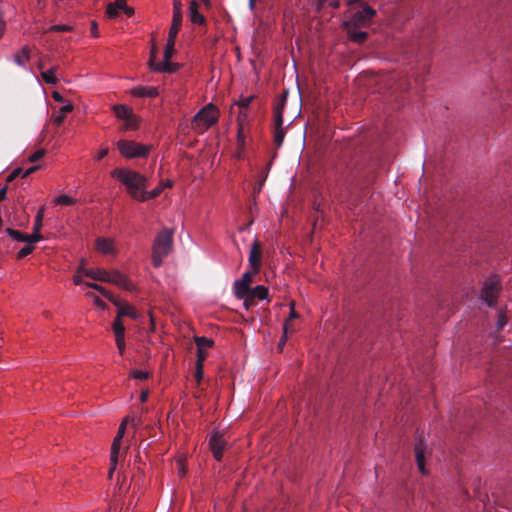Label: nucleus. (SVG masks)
Wrapping results in <instances>:
<instances>
[{"label": "nucleus", "mask_w": 512, "mask_h": 512, "mask_svg": "<svg viewBox=\"0 0 512 512\" xmlns=\"http://www.w3.org/2000/svg\"><path fill=\"white\" fill-rule=\"evenodd\" d=\"M111 176L119 180L127 188L131 197L137 201L147 200L146 190L147 178L133 170L116 168L111 172Z\"/></svg>", "instance_id": "f257e3e1"}, {"label": "nucleus", "mask_w": 512, "mask_h": 512, "mask_svg": "<svg viewBox=\"0 0 512 512\" xmlns=\"http://www.w3.org/2000/svg\"><path fill=\"white\" fill-rule=\"evenodd\" d=\"M173 247V230L163 228L155 237L152 247V264L158 268L162 265V259L166 257Z\"/></svg>", "instance_id": "f03ea898"}, {"label": "nucleus", "mask_w": 512, "mask_h": 512, "mask_svg": "<svg viewBox=\"0 0 512 512\" xmlns=\"http://www.w3.org/2000/svg\"><path fill=\"white\" fill-rule=\"evenodd\" d=\"M350 6L358 4L360 10L354 12L350 19L343 23L344 26L366 27L372 23V19L376 15V11L370 6L366 5L362 0H350Z\"/></svg>", "instance_id": "7ed1b4c3"}, {"label": "nucleus", "mask_w": 512, "mask_h": 512, "mask_svg": "<svg viewBox=\"0 0 512 512\" xmlns=\"http://www.w3.org/2000/svg\"><path fill=\"white\" fill-rule=\"evenodd\" d=\"M287 92L284 91L274 107V130L273 140L276 148H280L285 138V129L283 127V111L286 105Z\"/></svg>", "instance_id": "20e7f679"}, {"label": "nucleus", "mask_w": 512, "mask_h": 512, "mask_svg": "<svg viewBox=\"0 0 512 512\" xmlns=\"http://www.w3.org/2000/svg\"><path fill=\"white\" fill-rule=\"evenodd\" d=\"M218 121V110L212 103L204 106L193 117L192 126L199 132H204Z\"/></svg>", "instance_id": "39448f33"}, {"label": "nucleus", "mask_w": 512, "mask_h": 512, "mask_svg": "<svg viewBox=\"0 0 512 512\" xmlns=\"http://www.w3.org/2000/svg\"><path fill=\"white\" fill-rule=\"evenodd\" d=\"M117 148L126 158L146 157L151 149L150 145H143L131 140H119Z\"/></svg>", "instance_id": "423d86ee"}, {"label": "nucleus", "mask_w": 512, "mask_h": 512, "mask_svg": "<svg viewBox=\"0 0 512 512\" xmlns=\"http://www.w3.org/2000/svg\"><path fill=\"white\" fill-rule=\"evenodd\" d=\"M500 288V282L495 277L489 278L484 282L481 290V298L489 307L496 305Z\"/></svg>", "instance_id": "0eeeda50"}, {"label": "nucleus", "mask_w": 512, "mask_h": 512, "mask_svg": "<svg viewBox=\"0 0 512 512\" xmlns=\"http://www.w3.org/2000/svg\"><path fill=\"white\" fill-rule=\"evenodd\" d=\"M255 274L256 273H254V271H252V272L247 271L242 275V277L240 279H238L234 282L233 289H234V294L237 298H242V297L246 296L247 294H249L250 289H251L250 285L253 282V278H254Z\"/></svg>", "instance_id": "6e6552de"}, {"label": "nucleus", "mask_w": 512, "mask_h": 512, "mask_svg": "<svg viewBox=\"0 0 512 512\" xmlns=\"http://www.w3.org/2000/svg\"><path fill=\"white\" fill-rule=\"evenodd\" d=\"M176 37H172V35L168 34V39L166 43V47L164 50V60L163 65L160 69L166 70L167 73H174L178 70V64L172 63L170 61L171 57L174 54V46H175Z\"/></svg>", "instance_id": "1a4fd4ad"}, {"label": "nucleus", "mask_w": 512, "mask_h": 512, "mask_svg": "<svg viewBox=\"0 0 512 512\" xmlns=\"http://www.w3.org/2000/svg\"><path fill=\"white\" fill-rule=\"evenodd\" d=\"M426 444L424 441V438L422 435L418 434L416 435V444H415V457H416V463L419 468V471L422 474H426L425 469V453H426Z\"/></svg>", "instance_id": "9d476101"}, {"label": "nucleus", "mask_w": 512, "mask_h": 512, "mask_svg": "<svg viewBox=\"0 0 512 512\" xmlns=\"http://www.w3.org/2000/svg\"><path fill=\"white\" fill-rule=\"evenodd\" d=\"M105 282L115 284L128 291H132L135 288L134 284L124 274L116 270L107 272Z\"/></svg>", "instance_id": "9b49d317"}, {"label": "nucleus", "mask_w": 512, "mask_h": 512, "mask_svg": "<svg viewBox=\"0 0 512 512\" xmlns=\"http://www.w3.org/2000/svg\"><path fill=\"white\" fill-rule=\"evenodd\" d=\"M209 446L212 451L214 458L220 461L223 456V451L226 446V442L223 436L219 432H214L209 440Z\"/></svg>", "instance_id": "f8f14e48"}, {"label": "nucleus", "mask_w": 512, "mask_h": 512, "mask_svg": "<svg viewBox=\"0 0 512 512\" xmlns=\"http://www.w3.org/2000/svg\"><path fill=\"white\" fill-rule=\"evenodd\" d=\"M182 25V3L179 0L173 1V17L172 24L169 30V35L177 37Z\"/></svg>", "instance_id": "ddd939ff"}, {"label": "nucleus", "mask_w": 512, "mask_h": 512, "mask_svg": "<svg viewBox=\"0 0 512 512\" xmlns=\"http://www.w3.org/2000/svg\"><path fill=\"white\" fill-rule=\"evenodd\" d=\"M79 272H82L83 275H85L93 280L105 282L108 271L101 269V268L86 269V268H84V261H82L81 265L79 266Z\"/></svg>", "instance_id": "4468645a"}, {"label": "nucleus", "mask_w": 512, "mask_h": 512, "mask_svg": "<svg viewBox=\"0 0 512 512\" xmlns=\"http://www.w3.org/2000/svg\"><path fill=\"white\" fill-rule=\"evenodd\" d=\"M249 263L254 273H258L261 266V250L258 242H255L251 248Z\"/></svg>", "instance_id": "2eb2a0df"}, {"label": "nucleus", "mask_w": 512, "mask_h": 512, "mask_svg": "<svg viewBox=\"0 0 512 512\" xmlns=\"http://www.w3.org/2000/svg\"><path fill=\"white\" fill-rule=\"evenodd\" d=\"M118 308L117 315L119 317H130L132 319L137 320L139 318L138 312L135 310L133 306L128 304L127 302H123L118 300V305H115Z\"/></svg>", "instance_id": "dca6fc26"}, {"label": "nucleus", "mask_w": 512, "mask_h": 512, "mask_svg": "<svg viewBox=\"0 0 512 512\" xmlns=\"http://www.w3.org/2000/svg\"><path fill=\"white\" fill-rule=\"evenodd\" d=\"M131 94L140 98H154L158 96V89L153 86H137L131 90Z\"/></svg>", "instance_id": "f3484780"}, {"label": "nucleus", "mask_w": 512, "mask_h": 512, "mask_svg": "<svg viewBox=\"0 0 512 512\" xmlns=\"http://www.w3.org/2000/svg\"><path fill=\"white\" fill-rule=\"evenodd\" d=\"M190 20L194 24L202 25L206 22L205 17L199 12V4L196 0H192L189 6Z\"/></svg>", "instance_id": "a211bd4d"}, {"label": "nucleus", "mask_w": 512, "mask_h": 512, "mask_svg": "<svg viewBox=\"0 0 512 512\" xmlns=\"http://www.w3.org/2000/svg\"><path fill=\"white\" fill-rule=\"evenodd\" d=\"M344 28L347 30L349 39L353 42L360 44V43H363L368 37L367 32L358 30L359 27H354V26L349 25V26H344Z\"/></svg>", "instance_id": "6ab92c4d"}, {"label": "nucleus", "mask_w": 512, "mask_h": 512, "mask_svg": "<svg viewBox=\"0 0 512 512\" xmlns=\"http://www.w3.org/2000/svg\"><path fill=\"white\" fill-rule=\"evenodd\" d=\"M96 249L103 254H112L114 253L113 241L108 238H97Z\"/></svg>", "instance_id": "aec40b11"}, {"label": "nucleus", "mask_w": 512, "mask_h": 512, "mask_svg": "<svg viewBox=\"0 0 512 512\" xmlns=\"http://www.w3.org/2000/svg\"><path fill=\"white\" fill-rule=\"evenodd\" d=\"M125 0H116L113 3H109L106 8V14L109 18H116L119 16L120 11L125 7Z\"/></svg>", "instance_id": "412c9836"}, {"label": "nucleus", "mask_w": 512, "mask_h": 512, "mask_svg": "<svg viewBox=\"0 0 512 512\" xmlns=\"http://www.w3.org/2000/svg\"><path fill=\"white\" fill-rule=\"evenodd\" d=\"M85 285L87 287H90L99 293H101L105 298H107L110 302H112L114 305H118V299L115 298L107 289L101 285H98L96 283L92 282H85Z\"/></svg>", "instance_id": "4be33fe9"}, {"label": "nucleus", "mask_w": 512, "mask_h": 512, "mask_svg": "<svg viewBox=\"0 0 512 512\" xmlns=\"http://www.w3.org/2000/svg\"><path fill=\"white\" fill-rule=\"evenodd\" d=\"M113 112L115 113L117 118L125 120L126 118H129L132 115L133 110L127 105L116 104L113 106Z\"/></svg>", "instance_id": "5701e85b"}, {"label": "nucleus", "mask_w": 512, "mask_h": 512, "mask_svg": "<svg viewBox=\"0 0 512 512\" xmlns=\"http://www.w3.org/2000/svg\"><path fill=\"white\" fill-rule=\"evenodd\" d=\"M126 424H127V419H124L122 421V423L120 424L119 428H118V432L113 440V443H112V446H111V449L112 450H117L119 451L120 450V444H121V441L124 437V434H125V430H126Z\"/></svg>", "instance_id": "b1692460"}, {"label": "nucleus", "mask_w": 512, "mask_h": 512, "mask_svg": "<svg viewBox=\"0 0 512 512\" xmlns=\"http://www.w3.org/2000/svg\"><path fill=\"white\" fill-rule=\"evenodd\" d=\"M249 295L255 300H264L268 296V289L263 285H257L250 289Z\"/></svg>", "instance_id": "393cba45"}, {"label": "nucleus", "mask_w": 512, "mask_h": 512, "mask_svg": "<svg viewBox=\"0 0 512 512\" xmlns=\"http://www.w3.org/2000/svg\"><path fill=\"white\" fill-rule=\"evenodd\" d=\"M73 108L74 107L71 103L62 106L59 110V113L54 118V123L57 126H60L64 122L66 115L70 113L73 110Z\"/></svg>", "instance_id": "a878e982"}, {"label": "nucleus", "mask_w": 512, "mask_h": 512, "mask_svg": "<svg viewBox=\"0 0 512 512\" xmlns=\"http://www.w3.org/2000/svg\"><path fill=\"white\" fill-rule=\"evenodd\" d=\"M56 67L48 69L46 71L41 72V77L44 82L47 84L55 85L58 82V78L56 76Z\"/></svg>", "instance_id": "bb28decb"}, {"label": "nucleus", "mask_w": 512, "mask_h": 512, "mask_svg": "<svg viewBox=\"0 0 512 512\" xmlns=\"http://www.w3.org/2000/svg\"><path fill=\"white\" fill-rule=\"evenodd\" d=\"M29 59H30V51H29V48L26 46L23 47L22 50L20 52H18L14 58L15 62L20 66H23Z\"/></svg>", "instance_id": "cd10ccee"}, {"label": "nucleus", "mask_w": 512, "mask_h": 512, "mask_svg": "<svg viewBox=\"0 0 512 512\" xmlns=\"http://www.w3.org/2000/svg\"><path fill=\"white\" fill-rule=\"evenodd\" d=\"M237 144H238V149H239V151L237 153V157L240 158L241 154L244 150V147H245V136L243 133V125L241 123L238 125Z\"/></svg>", "instance_id": "c85d7f7f"}, {"label": "nucleus", "mask_w": 512, "mask_h": 512, "mask_svg": "<svg viewBox=\"0 0 512 512\" xmlns=\"http://www.w3.org/2000/svg\"><path fill=\"white\" fill-rule=\"evenodd\" d=\"M112 330H113L115 336L116 335H125V327L122 322V318L119 317L118 315L116 316V318L113 321Z\"/></svg>", "instance_id": "c756f323"}, {"label": "nucleus", "mask_w": 512, "mask_h": 512, "mask_svg": "<svg viewBox=\"0 0 512 512\" xmlns=\"http://www.w3.org/2000/svg\"><path fill=\"white\" fill-rule=\"evenodd\" d=\"M325 4H328L333 9H338L340 6L339 0H316V10L320 12Z\"/></svg>", "instance_id": "7c9ffc66"}, {"label": "nucleus", "mask_w": 512, "mask_h": 512, "mask_svg": "<svg viewBox=\"0 0 512 512\" xmlns=\"http://www.w3.org/2000/svg\"><path fill=\"white\" fill-rule=\"evenodd\" d=\"M6 233L15 241L25 242V240L28 239L27 234L22 233L18 230H14L12 228H7Z\"/></svg>", "instance_id": "2f4dec72"}, {"label": "nucleus", "mask_w": 512, "mask_h": 512, "mask_svg": "<svg viewBox=\"0 0 512 512\" xmlns=\"http://www.w3.org/2000/svg\"><path fill=\"white\" fill-rule=\"evenodd\" d=\"M197 348L205 350L213 346V340L207 337H195Z\"/></svg>", "instance_id": "473e14b6"}, {"label": "nucleus", "mask_w": 512, "mask_h": 512, "mask_svg": "<svg viewBox=\"0 0 512 512\" xmlns=\"http://www.w3.org/2000/svg\"><path fill=\"white\" fill-rule=\"evenodd\" d=\"M118 457H119V451L111 449V455H110L111 466H110V469H109V472H108L109 478H112V475H113V473H114V471L116 469V466H117V463H118Z\"/></svg>", "instance_id": "72a5a7b5"}, {"label": "nucleus", "mask_w": 512, "mask_h": 512, "mask_svg": "<svg viewBox=\"0 0 512 512\" xmlns=\"http://www.w3.org/2000/svg\"><path fill=\"white\" fill-rule=\"evenodd\" d=\"M163 65V62H156V56L155 55H150V58H149V67L152 71L154 72H166V70L164 69H160Z\"/></svg>", "instance_id": "f704fd0d"}, {"label": "nucleus", "mask_w": 512, "mask_h": 512, "mask_svg": "<svg viewBox=\"0 0 512 512\" xmlns=\"http://www.w3.org/2000/svg\"><path fill=\"white\" fill-rule=\"evenodd\" d=\"M125 129L127 130H134L138 127V120L134 113L129 118H126L125 120Z\"/></svg>", "instance_id": "c9c22d12"}, {"label": "nucleus", "mask_w": 512, "mask_h": 512, "mask_svg": "<svg viewBox=\"0 0 512 512\" xmlns=\"http://www.w3.org/2000/svg\"><path fill=\"white\" fill-rule=\"evenodd\" d=\"M56 203L61 205H73L76 203V199L63 194L56 198Z\"/></svg>", "instance_id": "e433bc0d"}, {"label": "nucleus", "mask_w": 512, "mask_h": 512, "mask_svg": "<svg viewBox=\"0 0 512 512\" xmlns=\"http://www.w3.org/2000/svg\"><path fill=\"white\" fill-rule=\"evenodd\" d=\"M72 27L69 25L58 24L48 28L47 32H69L72 31Z\"/></svg>", "instance_id": "4c0bfd02"}, {"label": "nucleus", "mask_w": 512, "mask_h": 512, "mask_svg": "<svg viewBox=\"0 0 512 512\" xmlns=\"http://www.w3.org/2000/svg\"><path fill=\"white\" fill-rule=\"evenodd\" d=\"M115 342L120 355H123L125 351V335H116Z\"/></svg>", "instance_id": "58836bf2"}, {"label": "nucleus", "mask_w": 512, "mask_h": 512, "mask_svg": "<svg viewBox=\"0 0 512 512\" xmlns=\"http://www.w3.org/2000/svg\"><path fill=\"white\" fill-rule=\"evenodd\" d=\"M34 250V246L31 244L25 245L23 248L20 249V251L17 253V258L22 259L29 254H31Z\"/></svg>", "instance_id": "ea45409f"}, {"label": "nucleus", "mask_w": 512, "mask_h": 512, "mask_svg": "<svg viewBox=\"0 0 512 512\" xmlns=\"http://www.w3.org/2000/svg\"><path fill=\"white\" fill-rule=\"evenodd\" d=\"M253 99V96L243 97L236 102V105H238L240 109L245 110L249 107Z\"/></svg>", "instance_id": "a19ab883"}, {"label": "nucleus", "mask_w": 512, "mask_h": 512, "mask_svg": "<svg viewBox=\"0 0 512 512\" xmlns=\"http://www.w3.org/2000/svg\"><path fill=\"white\" fill-rule=\"evenodd\" d=\"M42 220H43V208L40 209L37 212V215L35 217V222H34L33 230H35L36 232L40 231V229L42 227Z\"/></svg>", "instance_id": "79ce46f5"}, {"label": "nucleus", "mask_w": 512, "mask_h": 512, "mask_svg": "<svg viewBox=\"0 0 512 512\" xmlns=\"http://www.w3.org/2000/svg\"><path fill=\"white\" fill-rule=\"evenodd\" d=\"M27 238L28 239H26L25 242H27L28 244H31V245H32V243L39 242L40 240L43 239L42 235L39 232H36L35 230H33L32 234H30V235L27 234Z\"/></svg>", "instance_id": "37998d69"}, {"label": "nucleus", "mask_w": 512, "mask_h": 512, "mask_svg": "<svg viewBox=\"0 0 512 512\" xmlns=\"http://www.w3.org/2000/svg\"><path fill=\"white\" fill-rule=\"evenodd\" d=\"M44 155H45V150L39 149L36 152H34L33 154H31L29 156L28 160L31 163H35V162L39 161Z\"/></svg>", "instance_id": "c03bdc74"}, {"label": "nucleus", "mask_w": 512, "mask_h": 512, "mask_svg": "<svg viewBox=\"0 0 512 512\" xmlns=\"http://www.w3.org/2000/svg\"><path fill=\"white\" fill-rule=\"evenodd\" d=\"M131 377L134 379L143 380L149 377V373L142 370H133L131 371Z\"/></svg>", "instance_id": "a18cd8bd"}, {"label": "nucleus", "mask_w": 512, "mask_h": 512, "mask_svg": "<svg viewBox=\"0 0 512 512\" xmlns=\"http://www.w3.org/2000/svg\"><path fill=\"white\" fill-rule=\"evenodd\" d=\"M240 299L243 300V306L246 310H249L252 306L255 305V300L249 294Z\"/></svg>", "instance_id": "49530a36"}, {"label": "nucleus", "mask_w": 512, "mask_h": 512, "mask_svg": "<svg viewBox=\"0 0 512 512\" xmlns=\"http://www.w3.org/2000/svg\"><path fill=\"white\" fill-rule=\"evenodd\" d=\"M507 324V318L506 316L504 315L503 312H499L498 313V319H497V329L498 330H501L505 327V325Z\"/></svg>", "instance_id": "de8ad7c7"}, {"label": "nucleus", "mask_w": 512, "mask_h": 512, "mask_svg": "<svg viewBox=\"0 0 512 512\" xmlns=\"http://www.w3.org/2000/svg\"><path fill=\"white\" fill-rule=\"evenodd\" d=\"M207 357V353L203 349L197 348V361L196 365H204V361Z\"/></svg>", "instance_id": "09e8293b"}, {"label": "nucleus", "mask_w": 512, "mask_h": 512, "mask_svg": "<svg viewBox=\"0 0 512 512\" xmlns=\"http://www.w3.org/2000/svg\"><path fill=\"white\" fill-rule=\"evenodd\" d=\"M162 190H163L162 186H157L156 188H154L153 190H151L149 192L146 191L147 200L156 198L158 195H160Z\"/></svg>", "instance_id": "8fccbe9b"}, {"label": "nucleus", "mask_w": 512, "mask_h": 512, "mask_svg": "<svg viewBox=\"0 0 512 512\" xmlns=\"http://www.w3.org/2000/svg\"><path fill=\"white\" fill-rule=\"evenodd\" d=\"M24 173L23 169L22 168H16L7 178V181L8 182H11L13 181L15 178L19 177V176H22V174Z\"/></svg>", "instance_id": "3c124183"}, {"label": "nucleus", "mask_w": 512, "mask_h": 512, "mask_svg": "<svg viewBox=\"0 0 512 512\" xmlns=\"http://www.w3.org/2000/svg\"><path fill=\"white\" fill-rule=\"evenodd\" d=\"M195 378L198 384H200L203 378V365H196Z\"/></svg>", "instance_id": "603ef678"}, {"label": "nucleus", "mask_w": 512, "mask_h": 512, "mask_svg": "<svg viewBox=\"0 0 512 512\" xmlns=\"http://www.w3.org/2000/svg\"><path fill=\"white\" fill-rule=\"evenodd\" d=\"M39 168H40L39 165H35V166L28 168L27 170L24 171V173L22 174V177L23 178L28 177L32 173L36 172Z\"/></svg>", "instance_id": "864d4df0"}, {"label": "nucleus", "mask_w": 512, "mask_h": 512, "mask_svg": "<svg viewBox=\"0 0 512 512\" xmlns=\"http://www.w3.org/2000/svg\"><path fill=\"white\" fill-rule=\"evenodd\" d=\"M290 308H291V311H290V315H289V321L292 320V319H296L298 318V313L295 311V304L294 302H291L290 303Z\"/></svg>", "instance_id": "5fc2aeb1"}, {"label": "nucleus", "mask_w": 512, "mask_h": 512, "mask_svg": "<svg viewBox=\"0 0 512 512\" xmlns=\"http://www.w3.org/2000/svg\"><path fill=\"white\" fill-rule=\"evenodd\" d=\"M247 119V113L245 110L240 109L238 113V125L241 123L243 125V122Z\"/></svg>", "instance_id": "6e6d98bb"}, {"label": "nucleus", "mask_w": 512, "mask_h": 512, "mask_svg": "<svg viewBox=\"0 0 512 512\" xmlns=\"http://www.w3.org/2000/svg\"><path fill=\"white\" fill-rule=\"evenodd\" d=\"M94 302L101 309L107 308L106 303L102 299H100L98 296H94Z\"/></svg>", "instance_id": "4d7b16f0"}, {"label": "nucleus", "mask_w": 512, "mask_h": 512, "mask_svg": "<svg viewBox=\"0 0 512 512\" xmlns=\"http://www.w3.org/2000/svg\"><path fill=\"white\" fill-rule=\"evenodd\" d=\"M80 274H83V273L78 271V273L73 278V282L75 285L85 284V282H83L82 276Z\"/></svg>", "instance_id": "13d9d810"}, {"label": "nucleus", "mask_w": 512, "mask_h": 512, "mask_svg": "<svg viewBox=\"0 0 512 512\" xmlns=\"http://www.w3.org/2000/svg\"><path fill=\"white\" fill-rule=\"evenodd\" d=\"M123 13H125L127 16L131 17L133 14H134V9L132 7H129L126 3H125V7H123V10H122Z\"/></svg>", "instance_id": "bf43d9fd"}, {"label": "nucleus", "mask_w": 512, "mask_h": 512, "mask_svg": "<svg viewBox=\"0 0 512 512\" xmlns=\"http://www.w3.org/2000/svg\"><path fill=\"white\" fill-rule=\"evenodd\" d=\"M108 154V148H103L99 151V153L97 154V160H101L103 159L104 157H106Z\"/></svg>", "instance_id": "052dcab7"}, {"label": "nucleus", "mask_w": 512, "mask_h": 512, "mask_svg": "<svg viewBox=\"0 0 512 512\" xmlns=\"http://www.w3.org/2000/svg\"><path fill=\"white\" fill-rule=\"evenodd\" d=\"M52 97H53V99H54L56 102H63V101H64L63 96H62L59 92H57V91H54V92L52 93Z\"/></svg>", "instance_id": "680f3d73"}, {"label": "nucleus", "mask_w": 512, "mask_h": 512, "mask_svg": "<svg viewBox=\"0 0 512 512\" xmlns=\"http://www.w3.org/2000/svg\"><path fill=\"white\" fill-rule=\"evenodd\" d=\"M91 34L94 37H98V26H97L96 22H92V24H91Z\"/></svg>", "instance_id": "e2e57ef3"}, {"label": "nucleus", "mask_w": 512, "mask_h": 512, "mask_svg": "<svg viewBox=\"0 0 512 512\" xmlns=\"http://www.w3.org/2000/svg\"><path fill=\"white\" fill-rule=\"evenodd\" d=\"M284 334L286 335L288 332H293L294 329L291 327L290 323H289V320H287L284 324Z\"/></svg>", "instance_id": "0e129e2a"}, {"label": "nucleus", "mask_w": 512, "mask_h": 512, "mask_svg": "<svg viewBox=\"0 0 512 512\" xmlns=\"http://www.w3.org/2000/svg\"><path fill=\"white\" fill-rule=\"evenodd\" d=\"M6 194H7V188L6 187L1 188L0 189V201H3L6 199Z\"/></svg>", "instance_id": "69168bd1"}, {"label": "nucleus", "mask_w": 512, "mask_h": 512, "mask_svg": "<svg viewBox=\"0 0 512 512\" xmlns=\"http://www.w3.org/2000/svg\"><path fill=\"white\" fill-rule=\"evenodd\" d=\"M148 399V391L142 392L140 395V401L142 403L146 402Z\"/></svg>", "instance_id": "338daca9"}, {"label": "nucleus", "mask_w": 512, "mask_h": 512, "mask_svg": "<svg viewBox=\"0 0 512 512\" xmlns=\"http://www.w3.org/2000/svg\"><path fill=\"white\" fill-rule=\"evenodd\" d=\"M6 23L5 21L0 22V38L3 36L5 32Z\"/></svg>", "instance_id": "774afa93"}]
</instances>
